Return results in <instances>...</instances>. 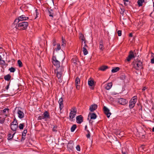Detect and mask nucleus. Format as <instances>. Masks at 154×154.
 <instances>
[{
  "instance_id": "nucleus-1",
  "label": "nucleus",
  "mask_w": 154,
  "mask_h": 154,
  "mask_svg": "<svg viewBox=\"0 0 154 154\" xmlns=\"http://www.w3.org/2000/svg\"><path fill=\"white\" fill-rule=\"evenodd\" d=\"M28 23L27 22H22L17 24L16 28L18 29L24 30L26 29L28 26Z\"/></svg>"
},
{
  "instance_id": "nucleus-2",
  "label": "nucleus",
  "mask_w": 154,
  "mask_h": 154,
  "mask_svg": "<svg viewBox=\"0 0 154 154\" xmlns=\"http://www.w3.org/2000/svg\"><path fill=\"white\" fill-rule=\"evenodd\" d=\"M63 69L62 67H60L57 69V76L59 82H61V77L63 72Z\"/></svg>"
},
{
  "instance_id": "nucleus-3",
  "label": "nucleus",
  "mask_w": 154,
  "mask_h": 154,
  "mask_svg": "<svg viewBox=\"0 0 154 154\" xmlns=\"http://www.w3.org/2000/svg\"><path fill=\"white\" fill-rule=\"evenodd\" d=\"M14 111V112H17L18 117L19 118L22 119L24 117V113L19 108L16 107L15 108Z\"/></svg>"
},
{
  "instance_id": "nucleus-4",
  "label": "nucleus",
  "mask_w": 154,
  "mask_h": 154,
  "mask_svg": "<svg viewBox=\"0 0 154 154\" xmlns=\"http://www.w3.org/2000/svg\"><path fill=\"white\" fill-rule=\"evenodd\" d=\"M137 96H134L131 100L129 105L130 108L132 109L134 106L135 103L137 102Z\"/></svg>"
},
{
  "instance_id": "nucleus-5",
  "label": "nucleus",
  "mask_w": 154,
  "mask_h": 154,
  "mask_svg": "<svg viewBox=\"0 0 154 154\" xmlns=\"http://www.w3.org/2000/svg\"><path fill=\"white\" fill-rule=\"evenodd\" d=\"M134 67L136 70H139L142 69V62L140 61H137L134 64Z\"/></svg>"
},
{
  "instance_id": "nucleus-6",
  "label": "nucleus",
  "mask_w": 154,
  "mask_h": 154,
  "mask_svg": "<svg viewBox=\"0 0 154 154\" xmlns=\"http://www.w3.org/2000/svg\"><path fill=\"white\" fill-rule=\"evenodd\" d=\"M28 19V17H26L25 16L23 15L19 17L18 19L15 20L14 21L15 23H18L20 21L26 20Z\"/></svg>"
},
{
  "instance_id": "nucleus-7",
  "label": "nucleus",
  "mask_w": 154,
  "mask_h": 154,
  "mask_svg": "<svg viewBox=\"0 0 154 154\" xmlns=\"http://www.w3.org/2000/svg\"><path fill=\"white\" fill-rule=\"evenodd\" d=\"M11 127L12 130L13 131H16L18 128L17 123L16 121L14 120L11 123Z\"/></svg>"
},
{
  "instance_id": "nucleus-8",
  "label": "nucleus",
  "mask_w": 154,
  "mask_h": 154,
  "mask_svg": "<svg viewBox=\"0 0 154 154\" xmlns=\"http://www.w3.org/2000/svg\"><path fill=\"white\" fill-rule=\"evenodd\" d=\"M76 113V109L75 107H73L71 110L70 112L69 113V117L71 119H72L75 117Z\"/></svg>"
},
{
  "instance_id": "nucleus-9",
  "label": "nucleus",
  "mask_w": 154,
  "mask_h": 154,
  "mask_svg": "<svg viewBox=\"0 0 154 154\" xmlns=\"http://www.w3.org/2000/svg\"><path fill=\"white\" fill-rule=\"evenodd\" d=\"M49 118V113L47 111H46L44 113L42 116H40L39 117V119L40 120L42 119L46 120V119Z\"/></svg>"
},
{
  "instance_id": "nucleus-10",
  "label": "nucleus",
  "mask_w": 154,
  "mask_h": 154,
  "mask_svg": "<svg viewBox=\"0 0 154 154\" xmlns=\"http://www.w3.org/2000/svg\"><path fill=\"white\" fill-rule=\"evenodd\" d=\"M53 63L55 66L59 67L60 66V62L55 57H53Z\"/></svg>"
},
{
  "instance_id": "nucleus-11",
  "label": "nucleus",
  "mask_w": 154,
  "mask_h": 154,
  "mask_svg": "<svg viewBox=\"0 0 154 154\" xmlns=\"http://www.w3.org/2000/svg\"><path fill=\"white\" fill-rule=\"evenodd\" d=\"M103 109L107 117L109 118L111 114V113L109 112V110L106 106L104 107Z\"/></svg>"
},
{
  "instance_id": "nucleus-12",
  "label": "nucleus",
  "mask_w": 154,
  "mask_h": 154,
  "mask_svg": "<svg viewBox=\"0 0 154 154\" xmlns=\"http://www.w3.org/2000/svg\"><path fill=\"white\" fill-rule=\"evenodd\" d=\"M118 102L121 105H125L128 103V101L124 99L121 98L119 99Z\"/></svg>"
},
{
  "instance_id": "nucleus-13",
  "label": "nucleus",
  "mask_w": 154,
  "mask_h": 154,
  "mask_svg": "<svg viewBox=\"0 0 154 154\" xmlns=\"http://www.w3.org/2000/svg\"><path fill=\"white\" fill-rule=\"evenodd\" d=\"M88 85L89 86H91L90 88L92 90L94 89V87L92 86L94 84V81L93 79H88Z\"/></svg>"
},
{
  "instance_id": "nucleus-14",
  "label": "nucleus",
  "mask_w": 154,
  "mask_h": 154,
  "mask_svg": "<svg viewBox=\"0 0 154 154\" xmlns=\"http://www.w3.org/2000/svg\"><path fill=\"white\" fill-rule=\"evenodd\" d=\"M96 117L97 116L94 113H90L88 115V119L89 120V118H90L91 119H94L96 118Z\"/></svg>"
},
{
  "instance_id": "nucleus-15",
  "label": "nucleus",
  "mask_w": 154,
  "mask_h": 154,
  "mask_svg": "<svg viewBox=\"0 0 154 154\" xmlns=\"http://www.w3.org/2000/svg\"><path fill=\"white\" fill-rule=\"evenodd\" d=\"M80 83V79L78 78H77L76 79L75 81V85L76 88L77 89H79V84Z\"/></svg>"
},
{
  "instance_id": "nucleus-16",
  "label": "nucleus",
  "mask_w": 154,
  "mask_h": 154,
  "mask_svg": "<svg viewBox=\"0 0 154 154\" xmlns=\"http://www.w3.org/2000/svg\"><path fill=\"white\" fill-rule=\"evenodd\" d=\"M58 103L59 104V108L60 110H61L63 107V99L62 98H60L58 101Z\"/></svg>"
},
{
  "instance_id": "nucleus-17",
  "label": "nucleus",
  "mask_w": 154,
  "mask_h": 154,
  "mask_svg": "<svg viewBox=\"0 0 154 154\" xmlns=\"http://www.w3.org/2000/svg\"><path fill=\"white\" fill-rule=\"evenodd\" d=\"M76 119L77 122L79 124H80L83 121V118L82 116L80 115L76 117Z\"/></svg>"
},
{
  "instance_id": "nucleus-18",
  "label": "nucleus",
  "mask_w": 154,
  "mask_h": 154,
  "mask_svg": "<svg viewBox=\"0 0 154 154\" xmlns=\"http://www.w3.org/2000/svg\"><path fill=\"white\" fill-rule=\"evenodd\" d=\"M134 57V54L133 52L132 51H131L130 53V54L127 57V60L128 61H130L131 59H132Z\"/></svg>"
},
{
  "instance_id": "nucleus-19",
  "label": "nucleus",
  "mask_w": 154,
  "mask_h": 154,
  "mask_svg": "<svg viewBox=\"0 0 154 154\" xmlns=\"http://www.w3.org/2000/svg\"><path fill=\"white\" fill-rule=\"evenodd\" d=\"M97 108V105L94 104L91 105L89 108V110L91 112H93Z\"/></svg>"
},
{
  "instance_id": "nucleus-20",
  "label": "nucleus",
  "mask_w": 154,
  "mask_h": 154,
  "mask_svg": "<svg viewBox=\"0 0 154 154\" xmlns=\"http://www.w3.org/2000/svg\"><path fill=\"white\" fill-rule=\"evenodd\" d=\"M99 49L100 50L103 51L104 49V48L103 45V41L102 40H101L99 43Z\"/></svg>"
},
{
  "instance_id": "nucleus-21",
  "label": "nucleus",
  "mask_w": 154,
  "mask_h": 154,
  "mask_svg": "<svg viewBox=\"0 0 154 154\" xmlns=\"http://www.w3.org/2000/svg\"><path fill=\"white\" fill-rule=\"evenodd\" d=\"M82 49L87 48H88V46L86 44V41L83 42H82Z\"/></svg>"
},
{
  "instance_id": "nucleus-22",
  "label": "nucleus",
  "mask_w": 154,
  "mask_h": 154,
  "mask_svg": "<svg viewBox=\"0 0 154 154\" xmlns=\"http://www.w3.org/2000/svg\"><path fill=\"white\" fill-rule=\"evenodd\" d=\"M112 86V83L110 82L105 87V88L107 90H109L111 88Z\"/></svg>"
},
{
  "instance_id": "nucleus-23",
  "label": "nucleus",
  "mask_w": 154,
  "mask_h": 154,
  "mask_svg": "<svg viewBox=\"0 0 154 154\" xmlns=\"http://www.w3.org/2000/svg\"><path fill=\"white\" fill-rule=\"evenodd\" d=\"M108 67L107 66H102L99 69L102 71H104Z\"/></svg>"
},
{
  "instance_id": "nucleus-24",
  "label": "nucleus",
  "mask_w": 154,
  "mask_h": 154,
  "mask_svg": "<svg viewBox=\"0 0 154 154\" xmlns=\"http://www.w3.org/2000/svg\"><path fill=\"white\" fill-rule=\"evenodd\" d=\"M119 69V68L116 67L112 69L111 71L112 72L114 73L117 72Z\"/></svg>"
},
{
  "instance_id": "nucleus-25",
  "label": "nucleus",
  "mask_w": 154,
  "mask_h": 154,
  "mask_svg": "<svg viewBox=\"0 0 154 154\" xmlns=\"http://www.w3.org/2000/svg\"><path fill=\"white\" fill-rule=\"evenodd\" d=\"M79 38L82 41L84 42L85 41L84 36L82 34H80Z\"/></svg>"
},
{
  "instance_id": "nucleus-26",
  "label": "nucleus",
  "mask_w": 154,
  "mask_h": 154,
  "mask_svg": "<svg viewBox=\"0 0 154 154\" xmlns=\"http://www.w3.org/2000/svg\"><path fill=\"white\" fill-rule=\"evenodd\" d=\"M61 45L63 47H65L66 45V40L63 38H62V43Z\"/></svg>"
},
{
  "instance_id": "nucleus-27",
  "label": "nucleus",
  "mask_w": 154,
  "mask_h": 154,
  "mask_svg": "<svg viewBox=\"0 0 154 154\" xmlns=\"http://www.w3.org/2000/svg\"><path fill=\"white\" fill-rule=\"evenodd\" d=\"M11 77L9 75H8L4 77V79L8 81L10 79Z\"/></svg>"
},
{
  "instance_id": "nucleus-28",
  "label": "nucleus",
  "mask_w": 154,
  "mask_h": 154,
  "mask_svg": "<svg viewBox=\"0 0 154 154\" xmlns=\"http://www.w3.org/2000/svg\"><path fill=\"white\" fill-rule=\"evenodd\" d=\"M76 128V126L75 125H73L71 128V132H73Z\"/></svg>"
},
{
  "instance_id": "nucleus-29",
  "label": "nucleus",
  "mask_w": 154,
  "mask_h": 154,
  "mask_svg": "<svg viewBox=\"0 0 154 154\" xmlns=\"http://www.w3.org/2000/svg\"><path fill=\"white\" fill-rule=\"evenodd\" d=\"M83 51L85 55H86L88 54L87 48L83 49Z\"/></svg>"
},
{
  "instance_id": "nucleus-30",
  "label": "nucleus",
  "mask_w": 154,
  "mask_h": 154,
  "mask_svg": "<svg viewBox=\"0 0 154 154\" xmlns=\"http://www.w3.org/2000/svg\"><path fill=\"white\" fill-rule=\"evenodd\" d=\"M17 63L19 66L20 67H21L22 66V62L20 60H18L17 61Z\"/></svg>"
},
{
  "instance_id": "nucleus-31",
  "label": "nucleus",
  "mask_w": 154,
  "mask_h": 154,
  "mask_svg": "<svg viewBox=\"0 0 154 154\" xmlns=\"http://www.w3.org/2000/svg\"><path fill=\"white\" fill-rule=\"evenodd\" d=\"M52 12H53V11L52 10H50L49 11H48L49 14V16L50 17H52L53 18V13Z\"/></svg>"
},
{
  "instance_id": "nucleus-32",
  "label": "nucleus",
  "mask_w": 154,
  "mask_h": 154,
  "mask_svg": "<svg viewBox=\"0 0 154 154\" xmlns=\"http://www.w3.org/2000/svg\"><path fill=\"white\" fill-rule=\"evenodd\" d=\"M57 48H55V50L56 51H57V50H60V44H57Z\"/></svg>"
},
{
  "instance_id": "nucleus-33",
  "label": "nucleus",
  "mask_w": 154,
  "mask_h": 154,
  "mask_svg": "<svg viewBox=\"0 0 154 154\" xmlns=\"http://www.w3.org/2000/svg\"><path fill=\"white\" fill-rule=\"evenodd\" d=\"M24 125L23 124H20L19 126V128L20 129H23V128Z\"/></svg>"
},
{
  "instance_id": "nucleus-34",
  "label": "nucleus",
  "mask_w": 154,
  "mask_h": 154,
  "mask_svg": "<svg viewBox=\"0 0 154 154\" xmlns=\"http://www.w3.org/2000/svg\"><path fill=\"white\" fill-rule=\"evenodd\" d=\"M9 70L11 72H14L15 71V69L14 68L11 67L9 69Z\"/></svg>"
},
{
  "instance_id": "nucleus-35",
  "label": "nucleus",
  "mask_w": 154,
  "mask_h": 154,
  "mask_svg": "<svg viewBox=\"0 0 154 154\" xmlns=\"http://www.w3.org/2000/svg\"><path fill=\"white\" fill-rule=\"evenodd\" d=\"M13 137V136H12L11 134H9L8 135V139L10 140Z\"/></svg>"
},
{
  "instance_id": "nucleus-36",
  "label": "nucleus",
  "mask_w": 154,
  "mask_h": 154,
  "mask_svg": "<svg viewBox=\"0 0 154 154\" xmlns=\"http://www.w3.org/2000/svg\"><path fill=\"white\" fill-rule=\"evenodd\" d=\"M143 2L139 0L138 1L137 3L138 5L140 6L142 5Z\"/></svg>"
},
{
  "instance_id": "nucleus-37",
  "label": "nucleus",
  "mask_w": 154,
  "mask_h": 154,
  "mask_svg": "<svg viewBox=\"0 0 154 154\" xmlns=\"http://www.w3.org/2000/svg\"><path fill=\"white\" fill-rule=\"evenodd\" d=\"M27 132V130H24L23 132L22 133V135H23L24 136H26V134Z\"/></svg>"
},
{
  "instance_id": "nucleus-38",
  "label": "nucleus",
  "mask_w": 154,
  "mask_h": 154,
  "mask_svg": "<svg viewBox=\"0 0 154 154\" xmlns=\"http://www.w3.org/2000/svg\"><path fill=\"white\" fill-rule=\"evenodd\" d=\"M76 150L79 151H80V146L79 145H77L76 147Z\"/></svg>"
},
{
  "instance_id": "nucleus-39",
  "label": "nucleus",
  "mask_w": 154,
  "mask_h": 154,
  "mask_svg": "<svg viewBox=\"0 0 154 154\" xmlns=\"http://www.w3.org/2000/svg\"><path fill=\"white\" fill-rule=\"evenodd\" d=\"M5 63V62L4 60H2V59L0 60V64L3 65Z\"/></svg>"
},
{
  "instance_id": "nucleus-40",
  "label": "nucleus",
  "mask_w": 154,
  "mask_h": 154,
  "mask_svg": "<svg viewBox=\"0 0 154 154\" xmlns=\"http://www.w3.org/2000/svg\"><path fill=\"white\" fill-rule=\"evenodd\" d=\"M118 34L119 36H121L122 35V31L121 30L118 31Z\"/></svg>"
},
{
  "instance_id": "nucleus-41",
  "label": "nucleus",
  "mask_w": 154,
  "mask_h": 154,
  "mask_svg": "<svg viewBox=\"0 0 154 154\" xmlns=\"http://www.w3.org/2000/svg\"><path fill=\"white\" fill-rule=\"evenodd\" d=\"M87 131L88 132V134L87 135V137L88 138H89L90 137V132H89V131L88 130H87Z\"/></svg>"
},
{
  "instance_id": "nucleus-42",
  "label": "nucleus",
  "mask_w": 154,
  "mask_h": 154,
  "mask_svg": "<svg viewBox=\"0 0 154 154\" xmlns=\"http://www.w3.org/2000/svg\"><path fill=\"white\" fill-rule=\"evenodd\" d=\"M5 119H0V123L3 124L4 123Z\"/></svg>"
},
{
  "instance_id": "nucleus-43",
  "label": "nucleus",
  "mask_w": 154,
  "mask_h": 154,
  "mask_svg": "<svg viewBox=\"0 0 154 154\" xmlns=\"http://www.w3.org/2000/svg\"><path fill=\"white\" fill-rule=\"evenodd\" d=\"M53 131H54L56 132L57 130H56V127L55 126H54L53 128Z\"/></svg>"
},
{
  "instance_id": "nucleus-44",
  "label": "nucleus",
  "mask_w": 154,
  "mask_h": 154,
  "mask_svg": "<svg viewBox=\"0 0 154 154\" xmlns=\"http://www.w3.org/2000/svg\"><path fill=\"white\" fill-rule=\"evenodd\" d=\"M8 111V109H4L3 111V112L5 113V112H6L7 111Z\"/></svg>"
},
{
  "instance_id": "nucleus-45",
  "label": "nucleus",
  "mask_w": 154,
  "mask_h": 154,
  "mask_svg": "<svg viewBox=\"0 0 154 154\" xmlns=\"http://www.w3.org/2000/svg\"><path fill=\"white\" fill-rule=\"evenodd\" d=\"M25 136H23V135H22V138L21 139V140H24L25 139Z\"/></svg>"
},
{
  "instance_id": "nucleus-46",
  "label": "nucleus",
  "mask_w": 154,
  "mask_h": 154,
  "mask_svg": "<svg viewBox=\"0 0 154 154\" xmlns=\"http://www.w3.org/2000/svg\"><path fill=\"white\" fill-rule=\"evenodd\" d=\"M35 13L36 14V17H36H37V9H35Z\"/></svg>"
},
{
  "instance_id": "nucleus-47",
  "label": "nucleus",
  "mask_w": 154,
  "mask_h": 154,
  "mask_svg": "<svg viewBox=\"0 0 154 154\" xmlns=\"http://www.w3.org/2000/svg\"><path fill=\"white\" fill-rule=\"evenodd\" d=\"M123 1L124 2V4L125 5H126V2H128V0H123Z\"/></svg>"
},
{
  "instance_id": "nucleus-48",
  "label": "nucleus",
  "mask_w": 154,
  "mask_h": 154,
  "mask_svg": "<svg viewBox=\"0 0 154 154\" xmlns=\"http://www.w3.org/2000/svg\"><path fill=\"white\" fill-rule=\"evenodd\" d=\"M151 62L152 63H154V57L151 59Z\"/></svg>"
},
{
  "instance_id": "nucleus-49",
  "label": "nucleus",
  "mask_w": 154,
  "mask_h": 154,
  "mask_svg": "<svg viewBox=\"0 0 154 154\" xmlns=\"http://www.w3.org/2000/svg\"><path fill=\"white\" fill-rule=\"evenodd\" d=\"M121 11H120V12L121 13H122L124 12V10L123 9L121 8Z\"/></svg>"
},
{
  "instance_id": "nucleus-50",
  "label": "nucleus",
  "mask_w": 154,
  "mask_h": 154,
  "mask_svg": "<svg viewBox=\"0 0 154 154\" xmlns=\"http://www.w3.org/2000/svg\"><path fill=\"white\" fill-rule=\"evenodd\" d=\"M147 88H146V87H145L143 88L142 89V90L143 91H145L146 89Z\"/></svg>"
},
{
  "instance_id": "nucleus-51",
  "label": "nucleus",
  "mask_w": 154,
  "mask_h": 154,
  "mask_svg": "<svg viewBox=\"0 0 154 154\" xmlns=\"http://www.w3.org/2000/svg\"><path fill=\"white\" fill-rule=\"evenodd\" d=\"M9 88V85H8L6 87V88L7 90H8Z\"/></svg>"
},
{
  "instance_id": "nucleus-52",
  "label": "nucleus",
  "mask_w": 154,
  "mask_h": 154,
  "mask_svg": "<svg viewBox=\"0 0 154 154\" xmlns=\"http://www.w3.org/2000/svg\"><path fill=\"white\" fill-rule=\"evenodd\" d=\"M129 36L130 37H132V33H130Z\"/></svg>"
},
{
  "instance_id": "nucleus-53",
  "label": "nucleus",
  "mask_w": 154,
  "mask_h": 154,
  "mask_svg": "<svg viewBox=\"0 0 154 154\" xmlns=\"http://www.w3.org/2000/svg\"><path fill=\"white\" fill-rule=\"evenodd\" d=\"M56 42H54L53 43V45L55 46L56 45Z\"/></svg>"
},
{
  "instance_id": "nucleus-54",
  "label": "nucleus",
  "mask_w": 154,
  "mask_h": 154,
  "mask_svg": "<svg viewBox=\"0 0 154 154\" xmlns=\"http://www.w3.org/2000/svg\"><path fill=\"white\" fill-rule=\"evenodd\" d=\"M122 154H127L125 152H123V151L122 152Z\"/></svg>"
},
{
  "instance_id": "nucleus-55",
  "label": "nucleus",
  "mask_w": 154,
  "mask_h": 154,
  "mask_svg": "<svg viewBox=\"0 0 154 154\" xmlns=\"http://www.w3.org/2000/svg\"><path fill=\"white\" fill-rule=\"evenodd\" d=\"M152 131L153 132H154V127L152 128Z\"/></svg>"
},
{
  "instance_id": "nucleus-56",
  "label": "nucleus",
  "mask_w": 154,
  "mask_h": 154,
  "mask_svg": "<svg viewBox=\"0 0 154 154\" xmlns=\"http://www.w3.org/2000/svg\"><path fill=\"white\" fill-rule=\"evenodd\" d=\"M15 132H14V134H13L12 135V136H13V137L14 136V135L15 134Z\"/></svg>"
},
{
  "instance_id": "nucleus-57",
  "label": "nucleus",
  "mask_w": 154,
  "mask_h": 154,
  "mask_svg": "<svg viewBox=\"0 0 154 154\" xmlns=\"http://www.w3.org/2000/svg\"><path fill=\"white\" fill-rule=\"evenodd\" d=\"M1 56L0 55V60H1Z\"/></svg>"
},
{
  "instance_id": "nucleus-58",
  "label": "nucleus",
  "mask_w": 154,
  "mask_h": 154,
  "mask_svg": "<svg viewBox=\"0 0 154 154\" xmlns=\"http://www.w3.org/2000/svg\"><path fill=\"white\" fill-rule=\"evenodd\" d=\"M86 127H87V126H85V128H86Z\"/></svg>"
},
{
  "instance_id": "nucleus-59",
  "label": "nucleus",
  "mask_w": 154,
  "mask_h": 154,
  "mask_svg": "<svg viewBox=\"0 0 154 154\" xmlns=\"http://www.w3.org/2000/svg\"><path fill=\"white\" fill-rule=\"evenodd\" d=\"M153 6L154 7V2L153 3Z\"/></svg>"
}]
</instances>
